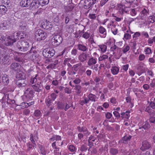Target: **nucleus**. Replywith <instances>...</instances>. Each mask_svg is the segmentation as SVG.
I'll return each mask as SVG.
<instances>
[{
  "instance_id": "1",
  "label": "nucleus",
  "mask_w": 155,
  "mask_h": 155,
  "mask_svg": "<svg viewBox=\"0 0 155 155\" xmlns=\"http://www.w3.org/2000/svg\"><path fill=\"white\" fill-rule=\"evenodd\" d=\"M12 95L10 93H4L2 98L0 100V104L2 107H6L5 102L7 104H12L15 103V101L12 99Z\"/></svg>"
},
{
  "instance_id": "2",
  "label": "nucleus",
  "mask_w": 155,
  "mask_h": 155,
  "mask_svg": "<svg viewBox=\"0 0 155 155\" xmlns=\"http://www.w3.org/2000/svg\"><path fill=\"white\" fill-rule=\"evenodd\" d=\"M16 47L19 51L24 52L28 49L29 44L25 40H21L17 42Z\"/></svg>"
},
{
  "instance_id": "3",
  "label": "nucleus",
  "mask_w": 155,
  "mask_h": 155,
  "mask_svg": "<svg viewBox=\"0 0 155 155\" xmlns=\"http://www.w3.org/2000/svg\"><path fill=\"white\" fill-rule=\"evenodd\" d=\"M63 41V38L60 35H54L51 40V43L54 47H56L60 45Z\"/></svg>"
},
{
  "instance_id": "4",
  "label": "nucleus",
  "mask_w": 155,
  "mask_h": 155,
  "mask_svg": "<svg viewBox=\"0 0 155 155\" xmlns=\"http://www.w3.org/2000/svg\"><path fill=\"white\" fill-rule=\"evenodd\" d=\"M35 38L38 41H41L45 39L46 37V33L44 31L39 29L35 33Z\"/></svg>"
},
{
  "instance_id": "5",
  "label": "nucleus",
  "mask_w": 155,
  "mask_h": 155,
  "mask_svg": "<svg viewBox=\"0 0 155 155\" xmlns=\"http://www.w3.org/2000/svg\"><path fill=\"white\" fill-rule=\"evenodd\" d=\"M26 54L28 55L30 59L33 61L36 60L38 56L37 51L33 47H32L31 50L26 53Z\"/></svg>"
},
{
  "instance_id": "6",
  "label": "nucleus",
  "mask_w": 155,
  "mask_h": 155,
  "mask_svg": "<svg viewBox=\"0 0 155 155\" xmlns=\"http://www.w3.org/2000/svg\"><path fill=\"white\" fill-rule=\"evenodd\" d=\"M55 51L52 48H47L43 50L42 54L43 56L46 58H51L55 54Z\"/></svg>"
},
{
  "instance_id": "7",
  "label": "nucleus",
  "mask_w": 155,
  "mask_h": 155,
  "mask_svg": "<svg viewBox=\"0 0 155 155\" xmlns=\"http://www.w3.org/2000/svg\"><path fill=\"white\" fill-rule=\"evenodd\" d=\"M35 92L33 91L30 90V89H27L25 92L26 97L28 101L31 100L33 97Z\"/></svg>"
},
{
  "instance_id": "8",
  "label": "nucleus",
  "mask_w": 155,
  "mask_h": 155,
  "mask_svg": "<svg viewBox=\"0 0 155 155\" xmlns=\"http://www.w3.org/2000/svg\"><path fill=\"white\" fill-rule=\"evenodd\" d=\"M40 5L39 0H34L31 2L29 8L30 10H34L38 8Z\"/></svg>"
},
{
  "instance_id": "9",
  "label": "nucleus",
  "mask_w": 155,
  "mask_h": 155,
  "mask_svg": "<svg viewBox=\"0 0 155 155\" xmlns=\"http://www.w3.org/2000/svg\"><path fill=\"white\" fill-rule=\"evenodd\" d=\"M132 137L129 134H126L122 137L119 141V143H121L124 144H127L130 141Z\"/></svg>"
},
{
  "instance_id": "10",
  "label": "nucleus",
  "mask_w": 155,
  "mask_h": 155,
  "mask_svg": "<svg viewBox=\"0 0 155 155\" xmlns=\"http://www.w3.org/2000/svg\"><path fill=\"white\" fill-rule=\"evenodd\" d=\"M2 82L4 85H7L13 82L10 80L9 77L6 74H5L2 77Z\"/></svg>"
},
{
  "instance_id": "11",
  "label": "nucleus",
  "mask_w": 155,
  "mask_h": 155,
  "mask_svg": "<svg viewBox=\"0 0 155 155\" xmlns=\"http://www.w3.org/2000/svg\"><path fill=\"white\" fill-rule=\"evenodd\" d=\"M26 79H18L15 81V83L19 87H25L26 84Z\"/></svg>"
},
{
  "instance_id": "12",
  "label": "nucleus",
  "mask_w": 155,
  "mask_h": 155,
  "mask_svg": "<svg viewBox=\"0 0 155 155\" xmlns=\"http://www.w3.org/2000/svg\"><path fill=\"white\" fill-rule=\"evenodd\" d=\"M151 147L150 143L147 140H144L142 142V146L140 149L143 151L150 149Z\"/></svg>"
},
{
  "instance_id": "13",
  "label": "nucleus",
  "mask_w": 155,
  "mask_h": 155,
  "mask_svg": "<svg viewBox=\"0 0 155 155\" xmlns=\"http://www.w3.org/2000/svg\"><path fill=\"white\" fill-rule=\"evenodd\" d=\"M127 7L122 4H120L119 6V12L122 15H124L125 13L128 14V11L127 10Z\"/></svg>"
},
{
  "instance_id": "14",
  "label": "nucleus",
  "mask_w": 155,
  "mask_h": 155,
  "mask_svg": "<svg viewBox=\"0 0 155 155\" xmlns=\"http://www.w3.org/2000/svg\"><path fill=\"white\" fill-rule=\"evenodd\" d=\"M96 0H87L85 2V4L84 5V7L85 9H88L90 8L95 3Z\"/></svg>"
},
{
  "instance_id": "15",
  "label": "nucleus",
  "mask_w": 155,
  "mask_h": 155,
  "mask_svg": "<svg viewBox=\"0 0 155 155\" xmlns=\"http://www.w3.org/2000/svg\"><path fill=\"white\" fill-rule=\"evenodd\" d=\"M88 56L89 54L83 52L79 55L78 59L80 62H84L87 60V57Z\"/></svg>"
},
{
  "instance_id": "16",
  "label": "nucleus",
  "mask_w": 155,
  "mask_h": 155,
  "mask_svg": "<svg viewBox=\"0 0 155 155\" xmlns=\"http://www.w3.org/2000/svg\"><path fill=\"white\" fill-rule=\"evenodd\" d=\"M9 56L7 54H5L0 58L1 62L3 64L5 65L9 62Z\"/></svg>"
},
{
  "instance_id": "17",
  "label": "nucleus",
  "mask_w": 155,
  "mask_h": 155,
  "mask_svg": "<svg viewBox=\"0 0 155 155\" xmlns=\"http://www.w3.org/2000/svg\"><path fill=\"white\" fill-rule=\"evenodd\" d=\"M16 53L18 54V55H15L14 56V60L18 62H21L23 60L22 57H20V56L22 55V56L24 57L26 55L25 53H21L19 52H16Z\"/></svg>"
},
{
  "instance_id": "18",
  "label": "nucleus",
  "mask_w": 155,
  "mask_h": 155,
  "mask_svg": "<svg viewBox=\"0 0 155 155\" xmlns=\"http://www.w3.org/2000/svg\"><path fill=\"white\" fill-rule=\"evenodd\" d=\"M5 42V45L7 46H12L15 42L11 36H8Z\"/></svg>"
},
{
  "instance_id": "19",
  "label": "nucleus",
  "mask_w": 155,
  "mask_h": 155,
  "mask_svg": "<svg viewBox=\"0 0 155 155\" xmlns=\"http://www.w3.org/2000/svg\"><path fill=\"white\" fill-rule=\"evenodd\" d=\"M30 0H22L20 2V5L23 7H28L30 6Z\"/></svg>"
},
{
  "instance_id": "20",
  "label": "nucleus",
  "mask_w": 155,
  "mask_h": 155,
  "mask_svg": "<svg viewBox=\"0 0 155 155\" xmlns=\"http://www.w3.org/2000/svg\"><path fill=\"white\" fill-rule=\"evenodd\" d=\"M5 89V93H8L9 92L10 93L13 92L14 91V88L13 85L12 83H11L8 85Z\"/></svg>"
},
{
  "instance_id": "21",
  "label": "nucleus",
  "mask_w": 155,
  "mask_h": 155,
  "mask_svg": "<svg viewBox=\"0 0 155 155\" xmlns=\"http://www.w3.org/2000/svg\"><path fill=\"white\" fill-rule=\"evenodd\" d=\"M40 84L41 82H40L39 83L34 84L32 85V87L35 91L39 93L41 91L42 88L40 85Z\"/></svg>"
},
{
  "instance_id": "22",
  "label": "nucleus",
  "mask_w": 155,
  "mask_h": 155,
  "mask_svg": "<svg viewBox=\"0 0 155 155\" xmlns=\"http://www.w3.org/2000/svg\"><path fill=\"white\" fill-rule=\"evenodd\" d=\"M20 65L18 63L14 62L12 63L10 66V69L16 71L20 68Z\"/></svg>"
},
{
  "instance_id": "23",
  "label": "nucleus",
  "mask_w": 155,
  "mask_h": 155,
  "mask_svg": "<svg viewBox=\"0 0 155 155\" xmlns=\"http://www.w3.org/2000/svg\"><path fill=\"white\" fill-rule=\"evenodd\" d=\"M52 25L50 22H45L42 25V28L46 30H50L52 28Z\"/></svg>"
},
{
  "instance_id": "24",
  "label": "nucleus",
  "mask_w": 155,
  "mask_h": 155,
  "mask_svg": "<svg viewBox=\"0 0 155 155\" xmlns=\"http://www.w3.org/2000/svg\"><path fill=\"white\" fill-rule=\"evenodd\" d=\"M99 30L100 33L102 34V35H100V36L102 38H105L107 34L105 28L102 26H100L99 28Z\"/></svg>"
},
{
  "instance_id": "25",
  "label": "nucleus",
  "mask_w": 155,
  "mask_h": 155,
  "mask_svg": "<svg viewBox=\"0 0 155 155\" xmlns=\"http://www.w3.org/2000/svg\"><path fill=\"white\" fill-rule=\"evenodd\" d=\"M16 78L19 79H26V77L25 73L20 71L17 74Z\"/></svg>"
},
{
  "instance_id": "26",
  "label": "nucleus",
  "mask_w": 155,
  "mask_h": 155,
  "mask_svg": "<svg viewBox=\"0 0 155 155\" xmlns=\"http://www.w3.org/2000/svg\"><path fill=\"white\" fill-rule=\"evenodd\" d=\"M20 34L19 32H15L12 35L10 36L14 42H15L16 41L19 39V38H20Z\"/></svg>"
},
{
  "instance_id": "27",
  "label": "nucleus",
  "mask_w": 155,
  "mask_h": 155,
  "mask_svg": "<svg viewBox=\"0 0 155 155\" xmlns=\"http://www.w3.org/2000/svg\"><path fill=\"white\" fill-rule=\"evenodd\" d=\"M57 107L58 110H63L65 107V103L60 101H57Z\"/></svg>"
},
{
  "instance_id": "28",
  "label": "nucleus",
  "mask_w": 155,
  "mask_h": 155,
  "mask_svg": "<svg viewBox=\"0 0 155 155\" xmlns=\"http://www.w3.org/2000/svg\"><path fill=\"white\" fill-rule=\"evenodd\" d=\"M137 69L139 72L138 74L139 76L141 74L145 72L146 71V69L145 67L140 65L138 66Z\"/></svg>"
},
{
  "instance_id": "29",
  "label": "nucleus",
  "mask_w": 155,
  "mask_h": 155,
  "mask_svg": "<svg viewBox=\"0 0 155 155\" xmlns=\"http://www.w3.org/2000/svg\"><path fill=\"white\" fill-rule=\"evenodd\" d=\"M38 147L40 149L41 153L43 155H46L47 151L45 147L40 144H38Z\"/></svg>"
},
{
  "instance_id": "30",
  "label": "nucleus",
  "mask_w": 155,
  "mask_h": 155,
  "mask_svg": "<svg viewBox=\"0 0 155 155\" xmlns=\"http://www.w3.org/2000/svg\"><path fill=\"white\" fill-rule=\"evenodd\" d=\"M19 30H24L26 29L27 26L26 24L24 21H22L19 24Z\"/></svg>"
},
{
  "instance_id": "31",
  "label": "nucleus",
  "mask_w": 155,
  "mask_h": 155,
  "mask_svg": "<svg viewBox=\"0 0 155 155\" xmlns=\"http://www.w3.org/2000/svg\"><path fill=\"white\" fill-rule=\"evenodd\" d=\"M119 70V68L116 66H113L111 69V72L114 75L117 74L118 73Z\"/></svg>"
},
{
  "instance_id": "32",
  "label": "nucleus",
  "mask_w": 155,
  "mask_h": 155,
  "mask_svg": "<svg viewBox=\"0 0 155 155\" xmlns=\"http://www.w3.org/2000/svg\"><path fill=\"white\" fill-rule=\"evenodd\" d=\"M155 115L154 113L153 114H149V118L147 121H149L148 122L151 123L155 124Z\"/></svg>"
},
{
  "instance_id": "33",
  "label": "nucleus",
  "mask_w": 155,
  "mask_h": 155,
  "mask_svg": "<svg viewBox=\"0 0 155 155\" xmlns=\"http://www.w3.org/2000/svg\"><path fill=\"white\" fill-rule=\"evenodd\" d=\"M130 112L128 111H126L125 113L123 112L121 114V117L122 119H124V118H126V119H128L130 116Z\"/></svg>"
},
{
  "instance_id": "34",
  "label": "nucleus",
  "mask_w": 155,
  "mask_h": 155,
  "mask_svg": "<svg viewBox=\"0 0 155 155\" xmlns=\"http://www.w3.org/2000/svg\"><path fill=\"white\" fill-rule=\"evenodd\" d=\"M143 124V125L141 127H139V129H143L144 130H147L150 127V125L147 121L145 122Z\"/></svg>"
},
{
  "instance_id": "35",
  "label": "nucleus",
  "mask_w": 155,
  "mask_h": 155,
  "mask_svg": "<svg viewBox=\"0 0 155 155\" xmlns=\"http://www.w3.org/2000/svg\"><path fill=\"white\" fill-rule=\"evenodd\" d=\"M77 47L79 50L83 51H85L87 49V47L83 44H78L77 45Z\"/></svg>"
},
{
  "instance_id": "36",
  "label": "nucleus",
  "mask_w": 155,
  "mask_h": 155,
  "mask_svg": "<svg viewBox=\"0 0 155 155\" xmlns=\"http://www.w3.org/2000/svg\"><path fill=\"white\" fill-rule=\"evenodd\" d=\"M88 100L89 102L90 101L93 102L96 101V96L95 95L90 94L88 96Z\"/></svg>"
},
{
  "instance_id": "37",
  "label": "nucleus",
  "mask_w": 155,
  "mask_h": 155,
  "mask_svg": "<svg viewBox=\"0 0 155 155\" xmlns=\"http://www.w3.org/2000/svg\"><path fill=\"white\" fill-rule=\"evenodd\" d=\"M2 3L7 8L10 7L11 6V3L10 0H2Z\"/></svg>"
},
{
  "instance_id": "38",
  "label": "nucleus",
  "mask_w": 155,
  "mask_h": 155,
  "mask_svg": "<svg viewBox=\"0 0 155 155\" xmlns=\"http://www.w3.org/2000/svg\"><path fill=\"white\" fill-rule=\"evenodd\" d=\"M38 76V75L37 74L35 75V76L34 77L31 78L30 81V83L31 84H36L37 83H40V82H38L37 81V77Z\"/></svg>"
},
{
  "instance_id": "39",
  "label": "nucleus",
  "mask_w": 155,
  "mask_h": 155,
  "mask_svg": "<svg viewBox=\"0 0 155 155\" xmlns=\"http://www.w3.org/2000/svg\"><path fill=\"white\" fill-rule=\"evenodd\" d=\"M7 8L6 6L3 5H0V12L1 13H5L7 11Z\"/></svg>"
},
{
  "instance_id": "40",
  "label": "nucleus",
  "mask_w": 155,
  "mask_h": 155,
  "mask_svg": "<svg viewBox=\"0 0 155 155\" xmlns=\"http://www.w3.org/2000/svg\"><path fill=\"white\" fill-rule=\"evenodd\" d=\"M74 89L76 90V93L78 94H80L81 93V86L79 85H76L75 86Z\"/></svg>"
},
{
  "instance_id": "41",
  "label": "nucleus",
  "mask_w": 155,
  "mask_h": 155,
  "mask_svg": "<svg viewBox=\"0 0 155 155\" xmlns=\"http://www.w3.org/2000/svg\"><path fill=\"white\" fill-rule=\"evenodd\" d=\"M8 25L6 22H4L0 24V30H5L7 29Z\"/></svg>"
},
{
  "instance_id": "42",
  "label": "nucleus",
  "mask_w": 155,
  "mask_h": 155,
  "mask_svg": "<svg viewBox=\"0 0 155 155\" xmlns=\"http://www.w3.org/2000/svg\"><path fill=\"white\" fill-rule=\"evenodd\" d=\"M61 140V136L57 135H53L51 138L50 139V140H51L54 141L55 140Z\"/></svg>"
},
{
  "instance_id": "43",
  "label": "nucleus",
  "mask_w": 155,
  "mask_h": 155,
  "mask_svg": "<svg viewBox=\"0 0 155 155\" xmlns=\"http://www.w3.org/2000/svg\"><path fill=\"white\" fill-rule=\"evenodd\" d=\"M151 107H150L149 105L148 106H147L145 110V111L147 112L149 114H153L154 113V111L153 110L151 109Z\"/></svg>"
},
{
  "instance_id": "44",
  "label": "nucleus",
  "mask_w": 155,
  "mask_h": 155,
  "mask_svg": "<svg viewBox=\"0 0 155 155\" xmlns=\"http://www.w3.org/2000/svg\"><path fill=\"white\" fill-rule=\"evenodd\" d=\"M74 6L73 5H68L67 6L64 7V9L67 12L71 11L74 8Z\"/></svg>"
},
{
  "instance_id": "45",
  "label": "nucleus",
  "mask_w": 155,
  "mask_h": 155,
  "mask_svg": "<svg viewBox=\"0 0 155 155\" xmlns=\"http://www.w3.org/2000/svg\"><path fill=\"white\" fill-rule=\"evenodd\" d=\"M109 152L112 155H116L118 153V151L117 149L113 148L110 149Z\"/></svg>"
},
{
  "instance_id": "46",
  "label": "nucleus",
  "mask_w": 155,
  "mask_h": 155,
  "mask_svg": "<svg viewBox=\"0 0 155 155\" xmlns=\"http://www.w3.org/2000/svg\"><path fill=\"white\" fill-rule=\"evenodd\" d=\"M96 63L95 60L93 58L89 59L87 62V64L89 66L95 64Z\"/></svg>"
},
{
  "instance_id": "47",
  "label": "nucleus",
  "mask_w": 155,
  "mask_h": 155,
  "mask_svg": "<svg viewBox=\"0 0 155 155\" xmlns=\"http://www.w3.org/2000/svg\"><path fill=\"white\" fill-rule=\"evenodd\" d=\"M81 63H79L77 64H76L75 65H74L71 68V70L72 71H77L78 69V67L79 66H81Z\"/></svg>"
},
{
  "instance_id": "48",
  "label": "nucleus",
  "mask_w": 155,
  "mask_h": 155,
  "mask_svg": "<svg viewBox=\"0 0 155 155\" xmlns=\"http://www.w3.org/2000/svg\"><path fill=\"white\" fill-rule=\"evenodd\" d=\"M89 102L87 97H85L84 100H81L79 101V104L83 106L84 104H87Z\"/></svg>"
},
{
  "instance_id": "49",
  "label": "nucleus",
  "mask_w": 155,
  "mask_h": 155,
  "mask_svg": "<svg viewBox=\"0 0 155 155\" xmlns=\"http://www.w3.org/2000/svg\"><path fill=\"white\" fill-rule=\"evenodd\" d=\"M52 100L49 97H47L45 99V103L48 107H49L51 105Z\"/></svg>"
},
{
  "instance_id": "50",
  "label": "nucleus",
  "mask_w": 155,
  "mask_h": 155,
  "mask_svg": "<svg viewBox=\"0 0 155 155\" xmlns=\"http://www.w3.org/2000/svg\"><path fill=\"white\" fill-rule=\"evenodd\" d=\"M39 2L42 6L47 5L49 2V0H39Z\"/></svg>"
},
{
  "instance_id": "51",
  "label": "nucleus",
  "mask_w": 155,
  "mask_h": 155,
  "mask_svg": "<svg viewBox=\"0 0 155 155\" xmlns=\"http://www.w3.org/2000/svg\"><path fill=\"white\" fill-rule=\"evenodd\" d=\"M56 64L54 63L50 64L46 67V68L47 69H55L56 67Z\"/></svg>"
},
{
  "instance_id": "52",
  "label": "nucleus",
  "mask_w": 155,
  "mask_h": 155,
  "mask_svg": "<svg viewBox=\"0 0 155 155\" xmlns=\"http://www.w3.org/2000/svg\"><path fill=\"white\" fill-rule=\"evenodd\" d=\"M148 21L150 23H154L155 22V17L154 16H149L148 18Z\"/></svg>"
},
{
  "instance_id": "53",
  "label": "nucleus",
  "mask_w": 155,
  "mask_h": 155,
  "mask_svg": "<svg viewBox=\"0 0 155 155\" xmlns=\"http://www.w3.org/2000/svg\"><path fill=\"white\" fill-rule=\"evenodd\" d=\"M87 149V146L84 144L82 145L80 149V150L81 152H86Z\"/></svg>"
},
{
  "instance_id": "54",
  "label": "nucleus",
  "mask_w": 155,
  "mask_h": 155,
  "mask_svg": "<svg viewBox=\"0 0 155 155\" xmlns=\"http://www.w3.org/2000/svg\"><path fill=\"white\" fill-rule=\"evenodd\" d=\"M148 103L150 107L153 109H155V103L153 101H148Z\"/></svg>"
},
{
  "instance_id": "55",
  "label": "nucleus",
  "mask_w": 155,
  "mask_h": 155,
  "mask_svg": "<svg viewBox=\"0 0 155 155\" xmlns=\"http://www.w3.org/2000/svg\"><path fill=\"white\" fill-rule=\"evenodd\" d=\"M150 86L151 89L155 88V79H153L150 84Z\"/></svg>"
},
{
  "instance_id": "56",
  "label": "nucleus",
  "mask_w": 155,
  "mask_h": 155,
  "mask_svg": "<svg viewBox=\"0 0 155 155\" xmlns=\"http://www.w3.org/2000/svg\"><path fill=\"white\" fill-rule=\"evenodd\" d=\"M130 48V47L128 45L124 46L123 49L122 51L124 53H126L129 50Z\"/></svg>"
},
{
  "instance_id": "57",
  "label": "nucleus",
  "mask_w": 155,
  "mask_h": 155,
  "mask_svg": "<svg viewBox=\"0 0 155 155\" xmlns=\"http://www.w3.org/2000/svg\"><path fill=\"white\" fill-rule=\"evenodd\" d=\"M83 132L84 133V135L86 136L89 135L90 134V133L87 131V128L85 127H84V128H83Z\"/></svg>"
},
{
  "instance_id": "58",
  "label": "nucleus",
  "mask_w": 155,
  "mask_h": 155,
  "mask_svg": "<svg viewBox=\"0 0 155 155\" xmlns=\"http://www.w3.org/2000/svg\"><path fill=\"white\" fill-rule=\"evenodd\" d=\"M68 150L71 152H73L75 151V148L73 145H71L68 147Z\"/></svg>"
},
{
  "instance_id": "59",
  "label": "nucleus",
  "mask_w": 155,
  "mask_h": 155,
  "mask_svg": "<svg viewBox=\"0 0 155 155\" xmlns=\"http://www.w3.org/2000/svg\"><path fill=\"white\" fill-rule=\"evenodd\" d=\"M102 51L104 52L106 51L107 49V46L105 45H101L100 46Z\"/></svg>"
},
{
  "instance_id": "60",
  "label": "nucleus",
  "mask_w": 155,
  "mask_h": 155,
  "mask_svg": "<svg viewBox=\"0 0 155 155\" xmlns=\"http://www.w3.org/2000/svg\"><path fill=\"white\" fill-rule=\"evenodd\" d=\"M57 95L55 93H53L51 94V100L53 101H54L56 98Z\"/></svg>"
},
{
  "instance_id": "61",
  "label": "nucleus",
  "mask_w": 155,
  "mask_h": 155,
  "mask_svg": "<svg viewBox=\"0 0 155 155\" xmlns=\"http://www.w3.org/2000/svg\"><path fill=\"white\" fill-rule=\"evenodd\" d=\"M89 17L90 19L94 20L96 17V15L94 14H90Z\"/></svg>"
},
{
  "instance_id": "62",
  "label": "nucleus",
  "mask_w": 155,
  "mask_h": 155,
  "mask_svg": "<svg viewBox=\"0 0 155 155\" xmlns=\"http://www.w3.org/2000/svg\"><path fill=\"white\" fill-rule=\"evenodd\" d=\"M113 114L117 119H118L120 117V114L117 111H114L113 112Z\"/></svg>"
},
{
  "instance_id": "63",
  "label": "nucleus",
  "mask_w": 155,
  "mask_h": 155,
  "mask_svg": "<svg viewBox=\"0 0 155 155\" xmlns=\"http://www.w3.org/2000/svg\"><path fill=\"white\" fill-rule=\"evenodd\" d=\"M41 114V111L39 110H35V111L34 115L36 117H39Z\"/></svg>"
},
{
  "instance_id": "64",
  "label": "nucleus",
  "mask_w": 155,
  "mask_h": 155,
  "mask_svg": "<svg viewBox=\"0 0 155 155\" xmlns=\"http://www.w3.org/2000/svg\"><path fill=\"white\" fill-rule=\"evenodd\" d=\"M144 51L146 52V54H150L151 53V50L149 48L147 47L144 50Z\"/></svg>"
}]
</instances>
